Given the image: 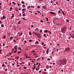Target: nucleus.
<instances>
[{
    "mask_svg": "<svg viewBox=\"0 0 74 74\" xmlns=\"http://www.w3.org/2000/svg\"><path fill=\"white\" fill-rule=\"evenodd\" d=\"M43 36H44V37H47V36H46V34H43Z\"/></svg>",
    "mask_w": 74,
    "mask_h": 74,
    "instance_id": "f3484780",
    "label": "nucleus"
},
{
    "mask_svg": "<svg viewBox=\"0 0 74 74\" xmlns=\"http://www.w3.org/2000/svg\"><path fill=\"white\" fill-rule=\"evenodd\" d=\"M22 7H23V8H24V7H25V5H23Z\"/></svg>",
    "mask_w": 74,
    "mask_h": 74,
    "instance_id": "cd10ccee",
    "label": "nucleus"
},
{
    "mask_svg": "<svg viewBox=\"0 0 74 74\" xmlns=\"http://www.w3.org/2000/svg\"><path fill=\"white\" fill-rule=\"evenodd\" d=\"M48 52H49V48L46 51L47 54H48Z\"/></svg>",
    "mask_w": 74,
    "mask_h": 74,
    "instance_id": "39448f33",
    "label": "nucleus"
},
{
    "mask_svg": "<svg viewBox=\"0 0 74 74\" xmlns=\"http://www.w3.org/2000/svg\"><path fill=\"white\" fill-rule=\"evenodd\" d=\"M58 12H59L60 13H61V12H60V10H59L58 11Z\"/></svg>",
    "mask_w": 74,
    "mask_h": 74,
    "instance_id": "a19ab883",
    "label": "nucleus"
},
{
    "mask_svg": "<svg viewBox=\"0 0 74 74\" xmlns=\"http://www.w3.org/2000/svg\"><path fill=\"white\" fill-rule=\"evenodd\" d=\"M31 26L32 27H34V25H32Z\"/></svg>",
    "mask_w": 74,
    "mask_h": 74,
    "instance_id": "864d4df0",
    "label": "nucleus"
},
{
    "mask_svg": "<svg viewBox=\"0 0 74 74\" xmlns=\"http://www.w3.org/2000/svg\"><path fill=\"white\" fill-rule=\"evenodd\" d=\"M44 70L45 71H47V70L46 69H44Z\"/></svg>",
    "mask_w": 74,
    "mask_h": 74,
    "instance_id": "052dcab7",
    "label": "nucleus"
},
{
    "mask_svg": "<svg viewBox=\"0 0 74 74\" xmlns=\"http://www.w3.org/2000/svg\"><path fill=\"white\" fill-rule=\"evenodd\" d=\"M42 30H41L40 31V33H42Z\"/></svg>",
    "mask_w": 74,
    "mask_h": 74,
    "instance_id": "e433bc0d",
    "label": "nucleus"
},
{
    "mask_svg": "<svg viewBox=\"0 0 74 74\" xmlns=\"http://www.w3.org/2000/svg\"><path fill=\"white\" fill-rule=\"evenodd\" d=\"M53 3V1H51V3Z\"/></svg>",
    "mask_w": 74,
    "mask_h": 74,
    "instance_id": "09e8293b",
    "label": "nucleus"
},
{
    "mask_svg": "<svg viewBox=\"0 0 74 74\" xmlns=\"http://www.w3.org/2000/svg\"><path fill=\"white\" fill-rule=\"evenodd\" d=\"M34 34L36 35V36H37V34H38V33H37V32H35Z\"/></svg>",
    "mask_w": 74,
    "mask_h": 74,
    "instance_id": "4468645a",
    "label": "nucleus"
},
{
    "mask_svg": "<svg viewBox=\"0 0 74 74\" xmlns=\"http://www.w3.org/2000/svg\"><path fill=\"white\" fill-rule=\"evenodd\" d=\"M21 21H19V22L18 23V24H19V25L20 24V23H21Z\"/></svg>",
    "mask_w": 74,
    "mask_h": 74,
    "instance_id": "6ab92c4d",
    "label": "nucleus"
},
{
    "mask_svg": "<svg viewBox=\"0 0 74 74\" xmlns=\"http://www.w3.org/2000/svg\"><path fill=\"white\" fill-rule=\"evenodd\" d=\"M40 60V58H38L37 59V61H38V60Z\"/></svg>",
    "mask_w": 74,
    "mask_h": 74,
    "instance_id": "680f3d73",
    "label": "nucleus"
},
{
    "mask_svg": "<svg viewBox=\"0 0 74 74\" xmlns=\"http://www.w3.org/2000/svg\"><path fill=\"white\" fill-rule=\"evenodd\" d=\"M50 12V14H56V13L54 12Z\"/></svg>",
    "mask_w": 74,
    "mask_h": 74,
    "instance_id": "20e7f679",
    "label": "nucleus"
},
{
    "mask_svg": "<svg viewBox=\"0 0 74 74\" xmlns=\"http://www.w3.org/2000/svg\"><path fill=\"white\" fill-rule=\"evenodd\" d=\"M47 60H48V61L49 60V61H50V59H49V58H48V59H47Z\"/></svg>",
    "mask_w": 74,
    "mask_h": 74,
    "instance_id": "c9c22d12",
    "label": "nucleus"
},
{
    "mask_svg": "<svg viewBox=\"0 0 74 74\" xmlns=\"http://www.w3.org/2000/svg\"><path fill=\"white\" fill-rule=\"evenodd\" d=\"M29 34L30 36H32V33H31V32H29Z\"/></svg>",
    "mask_w": 74,
    "mask_h": 74,
    "instance_id": "aec40b11",
    "label": "nucleus"
},
{
    "mask_svg": "<svg viewBox=\"0 0 74 74\" xmlns=\"http://www.w3.org/2000/svg\"><path fill=\"white\" fill-rule=\"evenodd\" d=\"M22 19H23V20H24V21H26V19H25V18H23Z\"/></svg>",
    "mask_w": 74,
    "mask_h": 74,
    "instance_id": "f704fd0d",
    "label": "nucleus"
},
{
    "mask_svg": "<svg viewBox=\"0 0 74 74\" xmlns=\"http://www.w3.org/2000/svg\"><path fill=\"white\" fill-rule=\"evenodd\" d=\"M32 52H33L34 53V52H35V51H32Z\"/></svg>",
    "mask_w": 74,
    "mask_h": 74,
    "instance_id": "e2e57ef3",
    "label": "nucleus"
},
{
    "mask_svg": "<svg viewBox=\"0 0 74 74\" xmlns=\"http://www.w3.org/2000/svg\"><path fill=\"white\" fill-rule=\"evenodd\" d=\"M38 35H37V36L38 38H41V35L40 34H37Z\"/></svg>",
    "mask_w": 74,
    "mask_h": 74,
    "instance_id": "7ed1b4c3",
    "label": "nucleus"
},
{
    "mask_svg": "<svg viewBox=\"0 0 74 74\" xmlns=\"http://www.w3.org/2000/svg\"><path fill=\"white\" fill-rule=\"evenodd\" d=\"M30 8V6H29L27 8Z\"/></svg>",
    "mask_w": 74,
    "mask_h": 74,
    "instance_id": "58836bf2",
    "label": "nucleus"
},
{
    "mask_svg": "<svg viewBox=\"0 0 74 74\" xmlns=\"http://www.w3.org/2000/svg\"><path fill=\"white\" fill-rule=\"evenodd\" d=\"M33 67H34V69H36V66H34Z\"/></svg>",
    "mask_w": 74,
    "mask_h": 74,
    "instance_id": "0e129e2a",
    "label": "nucleus"
},
{
    "mask_svg": "<svg viewBox=\"0 0 74 74\" xmlns=\"http://www.w3.org/2000/svg\"><path fill=\"white\" fill-rule=\"evenodd\" d=\"M40 22L42 23H44V21L42 20H40Z\"/></svg>",
    "mask_w": 74,
    "mask_h": 74,
    "instance_id": "c85d7f7f",
    "label": "nucleus"
},
{
    "mask_svg": "<svg viewBox=\"0 0 74 74\" xmlns=\"http://www.w3.org/2000/svg\"><path fill=\"white\" fill-rule=\"evenodd\" d=\"M12 17L14 18V14H12Z\"/></svg>",
    "mask_w": 74,
    "mask_h": 74,
    "instance_id": "2eb2a0df",
    "label": "nucleus"
},
{
    "mask_svg": "<svg viewBox=\"0 0 74 74\" xmlns=\"http://www.w3.org/2000/svg\"><path fill=\"white\" fill-rule=\"evenodd\" d=\"M62 33H66L65 30L61 31Z\"/></svg>",
    "mask_w": 74,
    "mask_h": 74,
    "instance_id": "0eeeda50",
    "label": "nucleus"
},
{
    "mask_svg": "<svg viewBox=\"0 0 74 74\" xmlns=\"http://www.w3.org/2000/svg\"><path fill=\"white\" fill-rule=\"evenodd\" d=\"M54 51H53H53L51 53V54H53V53H54Z\"/></svg>",
    "mask_w": 74,
    "mask_h": 74,
    "instance_id": "7c9ffc66",
    "label": "nucleus"
},
{
    "mask_svg": "<svg viewBox=\"0 0 74 74\" xmlns=\"http://www.w3.org/2000/svg\"><path fill=\"white\" fill-rule=\"evenodd\" d=\"M25 44L27 42V41H26V40H25Z\"/></svg>",
    "mask_w": 74,
    "mask_h": 74,
    "instance_id": "3c124183",
    "label": "nucleus"
},
{
    "mask_svg": "<svg viewBox=\"0 0 74 74\" xmlns=\"http://www.w3.org/2000/svg\"><path fill=\"white\" fill-rule=\"evenodd\" d=\"M1 27H4V24H1Z\"/></svg>",
    "mask_w": 74,
    "mask_h": 74,
    "instance_id": "f8f14e48",
    "label": "nucleus"
},
{
    "mask_svg": "<svg viewBox=\"0 0 74 74\" xmlns=\"http://www.w3.org/2000/svg\"><path fill=\"white\" fill-rule=\"evenodd\" d=\"M14 48H18V46H17L16 45L15 46V47H14Z\"/></svg>",
    "mask_w": 74,
    "mask_h": 74,
    "instance_id": "4be33fe9",
    "label": "nucleus"
},
{
    "mask_svg": "<svg viewBox=\"0 0 74 74\" xmlns=\"http://www.w3.org/2000/svg\"><path fill=\"white\" fill-rule=\"evenodd\" d=\"M35 44H39V42H38V41H37L36 42H35Z\"/></svg>",
    "mask_w": 74,
    "mask_h": 74,
    "instance_id": "9b49d317",
    "label": "nucleus"
},
{
    "mask_svg": "<svg viewBox=\"0 0 74 74\" xmlns=\"http://www.w3.org/2000/svg\"><path fill=\"white\" fill-rule=\"evenodd\" d=\"M63 61H64V63H65V64H64L63 65H64V64H66V61H67V60H66V59H64V60H63Z\"/></svg>",
    "mask_w": 74,
    "mask_h": 74,
    "instance_id": "f03ea898",
    "label": "nucleus"
},
{
    "mask_svg": "<svg viewBox=\"0 0 74 74\" xmlns=\"http://www.w3.org/2000/svg\"><path fill=\"white\" fill-rule=\"evenodd\" d=\"M8 70L7 69H6V70H5V71H7Z\"/></svg>",
    "mask_w": 74,
    "mask_h": 74,
    "instance_id": "4d7b16f0",
    "label": "nucleus"
},
{
    "mask_svg": "<svg viewBox=\"0 0 74 74\" xmlns=\"http://www.w3.org/2000/svg\"><path fill=\"white\" fill-rule=\"evenodd\" d=\"M21 3L22 4H25V2L23 1H21Z\"/></svg>",
    "mask_w": 74,
    "mask_h": 74,
    "instance_id": "393cba45",
    "label": "nucleus"
},
{
    "mask_svg": "<svg viewBox=\"0 0 74 74\" xmlns=\"http://www.w3.org/2000/svg\"><path fill=\"white\" fill-rule=\"evenodd\" d=\"M25 56H28V55H27V54H25Z\"/></svg>",
    "mask_w": 74,
    "mask_h": 74,
    "instance_id": "6e6d98bb",
    "label": "nucleus"
},
{
    "mask_svg": "<svg viewBox=\"0 0 74 74\" xmlns=\"http://www.w3.org/2000/svg\"><path fill=\"white\" fill-rule=\"evenodd\" d=\"M71 49L70 48L67 47L64 50L65 52H69V51H70L71 50Z\"/></svg>",
    "mask_w": 74,
    "mask_h": 74,
    "instance_id": "f257e3e1",
    "label": "nucleus"
},
{
    "mask_svg": "<svg viewBox=\"0 0 74 74\" xmlns=\"http://www.w3.org/2000/svg\"><path fill=\"white\" fill-rule=\"evenodd\" d=\"M48 30H46L45 31L44 30V32H45V33H48Z\"/></svg>",
    "mask_w": 74,
    "mask_h": 74,
    "instance_id": "9d476101",
    "label": "nucleus"
},
{
    "mask_svg": "<svg viewBox=\"0 0 74 74\" xmlns=\"http://www.w3.org/2000/svg\"><path fill=\"white\" fill-rule=\"evenodd\" d=\"M43 73L44 74H47V73H45V72H44V73Z\"/></svg>",
    "mask_w": 74,
    "mask_h": 74,
    "instance_id": "774afa93",
    "label": "nucleus"
},
{
    "mask_svg": "<svg viewBox=\"0 0 74 74\" xmlns=\"http://www.w3.org/2000/svg\"><path fill=\"white\" fill-rule=\"evenodd\" d=\"M4 64H3V65H2V67H3H3H4Z\"/></svg>",
    "mask_w": 74,
    "mask_h": 74,
    "instance_id": "8fccbe9b",
    "label": "nucleus"
},
{
    "mask_svg": "<svg viewBox=\"0 0 74 74\" xmlns=\"http://www.w3.org/2000/svg\"><path fill=\"white\" fill-rule=\"evenodd\" d=\"M32 41H33V40H29V42H32Z\"/></svg>",
    "mask_w": 74,
    "mask_h": 74,
    "instance_id": "dca6fc26",
    "label": "nucleus"
},
{
    "mask_svg": "<svg viewBox=\"0 0 74 74\" xmlns=\"http://www.w3.org/2000/svg\"><path fill=\"white\" fill-rule=\"evenodd\" d=\"M26 16V14H23V16Z\"/></svg>",
    "mask_w": 74,
    "mask_h": 74,
    "instance_id": "a878e982",
    "label": "nucleus"
},
{
    "mask_svg": "<svg viewBox=\"0 0 74 74\" xmlns=\"http://www.w3.org/2000/svg\"><path fill=\"white\" fill-rule=\"evenodd\" d=\"M61 11L62 12L63 15H65V16H66V14H64V12L62 10H61Z\"/></svg>",
    "mask_w": 74,
    "mask_h": 74,
    "instance_id": "423d86ee",
    "label": "nucleus"
},
{
    "mask_svg": "<svg viewBox=\"0 0 74 74\" xmlns=\"http://www.w3.org/2000/svg\"><path fill=\"white\" fill-rule=\"evenodd\" d=\"M25 10H26V9L25 8H23V9L22 10V11H25Z\"/></svg>",
    "mask_w": 74,
    "mask_h": 74,
    "instance_id": "5701e85b",
    "label": "nucleus"
},
{
    "mask_svg": "<svg viewBox=\"0 0 74 74\" xmlns=\"http://www.w3.org/2000/svg\"><path fill=\"white\" fill-rule=\"evenodd\" d=\"M6 38L5 37V35H4L3 37V39H5Z\"/></svg>",
    "mask_w": 74,
    "mask_h": 74,
    "instance_id": "ddd939ff",
    "label": "nucleus"
},
{
    "mask_svg": "<svg viewBox=\"0 0 74 74\" xmlns=\"http://www.w3.org/2000/svg\"><path fill=\"white\" fill-rule=\"evenodd\" d=\"M12 3H13V4H14V5L15 4V3L14 2H12Z\"/></svg>",
    "mask_w": 74,
    "mask_h": 74,
    "instance_id": "2f4dec72",
    "label": "nucleus"
},
{
    "mask_svg": "<svg viewBox=\"0 0 74 74\" xmlns=\"http://www.w3.org/2000/svg\"><path fill=\"white\" fill-rule=\"evenodd\" d=\"M15 9V10L16 11H18V8H14Z\"/></svg>",
    "mask_w": 74,
    "mask_h": 74,
    "instance_id": "1a4fd4ad",
    "label": "nucleus"
},
{
    "mask_svg": "<svg viewBox=\"0 0 74 74\" xmlns=\"http://www.w3.org/2000/svg\"><path fill=\"white\" fill-rule=\"evenodd\" d=\"M24 69H27V68H26L25 67H24Z\"/></svg>",
    "mask_w": 74,
    "mask_h": 74,
    "instance_id": "de8ad7c7",
    "label": "nucleus"
},
{
    "mask_svg": "<svg viewBox=\"0 0 74 74\" xmlns=\"http://www.w3.org/2000/svg\"><path fill=\"white\" fill-rule=\"evenodd\" d=\"M51 31H49V33L50 34H52L51 33Z\"/></svg>",
    "mask_w": 74,
    "mask_h": 74,
    "instance_id": "ea45409f",
    "label": "nucleus"
},
{
    "mask_svg": "<svg viewBox=\"0 0 74 74\" xmlns=\"http://www.w3.org/2000/svg\"><path fill=\"white\" fill-rule=\"evenodd\" d=\"M38 62H37L36 63V65H38Z\"/></svg>",
    "mask_w": 74,
    "mask_h": 74,
    "instance_id": "49530a36",
    "label": "nucleus"
},
{
    "mask_svg": "<svg viewBox=\"0 0 74 74\" xmlns=\"http://www.w3.org/2000/svg\"><path fill=\"white\" fill-rule=\"evenodd\" d=\"M42 45H44V42H42Z\"/></svg>",
    "mask_w": 74,
    "mask_h": 74,
    "instance_id": "13d9d810",
    "label": "nucleus"
},
{
    "mask_svg": "<svg viewBox=\"0 0 74 74\" xmlns=\"http://www.w3.org/2000/svg\"><path fill=\"white\" fill-rule=\"evenodd\" d=\"M66 21L68 23H69V20H68V19H67L66 20Z\"/></svg>",
    "mask_w": 74,
    "mask_h": 74,
    "instance_id": "bb28decb",
    "label": "nucleus"
},
{
    "mask_svg": "<svg viewBox=\"0 0 74 74\" xmlns=\"http://www.w3.org/2000/svg\"><path fill=\"white\" fill-rule=\"evenodd\" d=\"M29 12H31V13H33V12H32V11H29Z\"/></svg>",
    "mask_w": 74,
    "mask_h": 74,
    "instance_id": "79ce46f5",
    "label": "nucleus"
},
{
    "mask_svg": "<svg viewBox=\"0 0 74 74\" xmlns=\"http://www.w3.org/2000/svg\"><path fill=\"white\" fill-rule=\"evenodd\" d=\"M42 8H43L44 9H45V8H46L44 6H43L42 7Z\"/></svg>",
    "mask_w": 74,
    "mask_h": 74,
    "instance_id": "b1692460",
    "label": "nucleus"
},
{
    "mask_svg": "<svg viewBox=\"0 0 74 74\" xmlns=\"http://www.w3.org/2000/svg\"><path fill=\"white\" fill-rule=\"evenodd\" d=\"M2 50H3L2 49H1L0 50V54H1V51H2Z\"/></svg>",
    "mask_w": 74,
    "mask_h": 74,
    "instance_id": "a211bd4d",
    "label": "nucleus"
},
{
    "mask_svg": "<svg viewBox=\"0 0 74 74\" xmlns=\"http://www.w3.org/2000/svg\"><path fill=\"white\" fill-rule=\"evenodd\" d=\"M46 19H47V21H49V20H48V19L46 17Z\"/></svg>",
    "mask_w": 74,
    "mask_h": 74,
    "instance_id": "c756f323",
    "label": "nucleus"
},
{
    "mask_svg": "<svg viewBox=\"0 0 74 74\" xmlns=\"http://www.w3.org/2000/svg\"><path fill=\"white\" fill-rule=\"evenodd\" d=\"M3 46H4L5 45L3 43Z\"/></svg>",
    "mask_w": 74,
    "mask_h": 74,
    "instance_id": "69168bd1",
    "label": "nucleus"
},
{
    "mask_svg": "<svg viewBox=\"0 0 74 74\" xmlns=\"http://www.w3.org/2000/svg\"><path fill=\"white\" fill-rule=\"evenodd\" d=\"M10 9L11 10H12V8L11 7L10 8Z\"/></svg>",
    "mask_w": 74,
    "mask_h": 74,
    "instance_id": "5fc2aeb1",
    "label": "nucleus"
},
{
    "mask_svg": "<svg viewBox=\"0 0 74 74\" xmlns=\"http://www.w3.org/2000/svg\"><path fill=\"white\" fill-rule=\"evenodd\" d=\"M1 19H3V17H1Z\"/></svg>",
    "mask_w": 74,
    "mask_h": 74,
    "instance_id": "338daca9",
    "label": "nucleus"
},
{
    "mask_svg": "<svg viewBox=\"0 0 74 74\" xmlns=\"http://www.w3.org/2000/svg\"><path fill=\"white\" fill-rule=\"evenodd\" d=\"M62 63L63 64H64V61H62Z\"/></svg>",
    "mask_w": 74,
    "mask_h": 74,
    "instance_id": "603ef678",
    "label": "nucleus"
},
{
    "mask_svg": "<svg viewBox=\"0 0 74 74\" xmlns=\"http://www.w3.org/2000/svg\"><path fill=\"white\" fill-rule=\"evenodd\" d=\"M13 41H14V42H16V41H15V40H13Z\"/></svg>",
    "mask_w": 74,
    "mask_h": 74,
    "instance_id": "bf43d9fd",
    "label": "nucleus"
},
{
    "mask_svg": "<svg viewBox=\"0 0 74 74\" xmlns=\"http://www.w3.org/2000/svg\"><path fill=\"white\" fill-rule=\"evenodd\" d=\"M72 38H74V35H73L72 36Z\"/></svg>",
    "mask_w": 74,
    "mask_h": 74,
    "instance_id": "c03bdc74",
    "label": "nucleus"
},
{
    "mask_svg": "<svg viewBox=\"0 0 74 74\" xmlns=\"http://www.w3.org/2000/svg\"><path fill=\"white\" fill-rule=\"evenodd\" d=\"M0 23L2 24V21H0Z\"/></svg>",
    "mask_w": 74,
    "mask_h": 74,
    "instance_id": "72a5a7b5",
    "label": "nucleus"
},
{
    "mask_svg": "<svg viewBox=\"0 0 74 74\" xmlns=\"http://www.w3.org/2000/svg\"><path fill=\"white\" fill-rule=\"evenodd\" d=\"M65 29H66V27H64V28H63L62 29H61V31L65 30Z\"/></svg>",
    "mask_w": 74,
    "mask_h": 74,
    "instance_id": "6e6552de",
    "label": "nucleus"
},
{
    "mask_svg": "<svg viewBox=\"0 0 74 74\" xmlns=\"http://www.w3.org/2000/svg\"><path fill=\"white\" fill-rule=\"evenodd\" d=\"M40 8V7L39 6H38V8Z\"/></svg>",
    "mask_w": 74,
    "mask_h": 74,
    "instance_id": "4c0bfd02",
    "label": "nucleus"
},
{
    "mask_svg": "<svg viewBox=\"0 0 74 74\" xmlns=\"http://www.w3.org/2000/svg\"><path fill=\"white\" fill-rule=\"evenodd\" d=\"M18 53H21V51H19V52H17Z\"/></svg>",
    "mask_w": 74,
    "mask_h": 74,
    "instance_id": "a18cd8bd",
    "label": "nucleus"
},
{
    "mask_svg": "<svg viewBox=\"0 0 74 74\" xmlns=\"http://www.w3.org/2000/svg\"><path fill=\"white\" fill-rule=\"evenodd\" d=\"M16 51H17V50H16L13 52L14 53H16Z\"/></svg>",
    "mask_w": 74,
    "mask_h": 74,
    "instance_id": "473e14b6",
    "label": "nucleus"
},
{
    "mask_svg": "<svg viewBox=\"0 0 74 74\" xmlns=\"http://www.w3.org/2000/svg\"><path fill=\"white\" fill-rule=\"evenodd\" d=\"M10 38V39L11 40H12V39L13 38V37H11Z\"/></svg>",
    "mask_w": 74,
    "mask_h": 74,
    "instance_id": "412c9836",
    "label": "nucleus"
},
{
    "mask_svg": "<svg viewBox=\"0 0 74 74\" xmlns=\"http://www.w3.org/2000/svg\"><path fill=\"white\" fill-rule=\"evenodd\" d=\"M37 12H38V13H39L40 12V11H38V10H37Z\"/></svg>",
    "mask_w": 74,
    "mask_h": 74,
    "instance_id": "37998d69",
    "label": "nucleus"
}]
</instances>
